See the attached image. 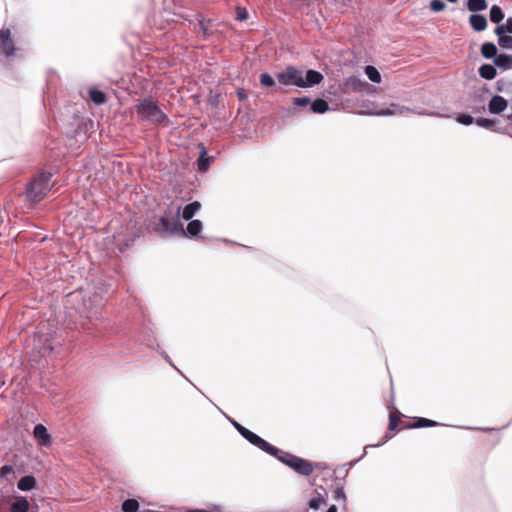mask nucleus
Wrapping results in <instances>:
<instances>
[{
    "label": "nucleus",
    "instance_id": "nucleus-18",
    "mask_svg": "<svg viewBox=\"0 0 512 512\" xmlns=\"http://www.w3.org/2000/svg\"><path fill=\"white\" fill-rule=\"evenodd\" d=\"M36 485V479L34 476L26 475L19 479L17 483V487L21 491H29L33 489Z\"/></svg>",
    "mask_w": 512,
    "mask_h": 512
},
{
    "label": "nucleus",
    "instance_id": "nucleus-47",
    "mask_svg": "<svg viewBox=\"0 0 512 512\" xmlns=\"http://www.w3.org/2000/svg\"><path fill=\"white\" fill-rule=\"evenodd\" d=\"M485 106H481V107H474L472 112L473 113H482V112H485Z\"/></svg>",
    "mask_w": 512,
    "mask_h": 512
},
{
    "label": "nucleus",
    "instance_id": "nucleus-30",
    "mask_svg": "<svg viewBox=\"0 0 512 512\" xmlns=\"http://www.w3.org/2000/svg\"><path fill=\"white\" fill-rule=\"evenodd\" d=\"M260 83L265 87H272L275 85L274 78L266 72L260 74Z\"/></svg>",
    "mask_w": 512,
    "mask_h": 512
},
{
    "label": "nucleus",
    "instance_id": "nucleus-4",
    "mask_svg": "<svg viewBox=\"0 0 512 512\" xmlns=\"http://www.w3.org/2000/svg\"><path fill=\"white\" fill-rule=\"evenodd\" d=\"M273 456L300 475L310 476L314 471L313 464L310 461L291 453L278 449V453Z\"/></svg>",
    "mask_w": 512,
    "mask_h": 512
},
{
    "label": "nucleus",
    "instance_id": "nucleus-7",
    "mask_svg": "<svg viewBox=\"0 0 512 512\" xmlns=\"http://www.w3.org/2000/svg\"><path fill=\"white\" fill-rule=\"evenodd\" d=\"M344 88L353 93H362L368 91L370 85L360 76L352 75L345 79Z\"/></svg>",
    "mask_w": 512,
    "mask_h": 512
},
{
    "label": "nucleus",
    "instance_id": "nucleus-8",
    "mask_svg": "<svg viewBox=\"0 0 512 512\" xmlns=\"http://www.w3.org/2000/svg\"><path fill=\"white\" fill-rule=\"evenodd\" d=\"M15 52L14 43L10 37V30H1L0 31V53L4 54L7 57H10Z\"/></svg>",
    "mask_w": 512,
    "mask_h": 512
},
{
    "label": "nucleus",
    "instance_id": "nucleus-17",
    "mask_svg": "<svg viewBox=\"0 0 512 512\" xmlns=\"http://www.w3.org/2000/svg\"><path fill=\"white\" fill-rule=\"evenodd\" d=\"M479 75L486 80H492L497 75V70L494 65L483 64L479 67Z\"/></svg>",
    "mask_w": 512,
    "mask_h": 512
},
{
    "label": "nucleus",
    "instance_id": "nucleus-13",
    "mask_svg": "<svg viewBox=\"0 0 512 512\" xmlns=\"http://www.w3.org/2000/svg\"><path fill=\"white\" fill-rule=\"evenodd\" d=\"M185 234L183 236L190 237V238H197L199 237L202 229L203 224L200 220H189Z\"/></svg>",
    "mask_w": 512,
    "mask_h": 512
},
{
    "label": "nucleus",
    "instance_id": "nucleus-33",
    "mask_svg": "<svg viewBox=\"0 0 512 512\" xmlns=\"http://www.w3.org/2000/svg\"><path fill=\"white\" fill-rule=\"evenodd\" d=\"M457 122L463 125H471L475 123V119L468 114H459L456 118Z\"/></svg>",
    "mask_w": 512,
    "mask_h": 512
},
{
    "label": "nucleus",
    "instance_id": "nucleus-53",
    "mask_svg": "<svg viewBox=\"0 0 512 512\" xmlns=\"http://www.w3.org/2000/svg\"><path fill=\"white\" fill-rule=\"evenodd\" d=\"M448 1H449V2H451V3H454V2H456L457 0H448Z\"/></svg>",
    "mask_w": 512,
    "mask_h": 512
},
{
    "label": "nucleus",
    "instance_id": "nucleus-43",
    "mask_svg": "<svg viewBox=\"0 0 512 512\" xmlns=\"http://www.w3.org/2000/svg\"><path fill=\"white\" fill-rule=\"evenodd\" d=\"M505 29H507V32H508V33H512V17H509V18L506 20V23H505Z\"/></svg>",
    "mask_w": 512,
    "mask_h": 512
},
{
    "label": "nucleus",
    "instance_id": "nucleus-51",
    "mask_svg": "<svg viewBox=\"0 0 512 512\" xmlns=\"http://www.w3.org/2000/svg\"><path fill=\"white\" fill-rule=\"evenodd\" d=\"M507 119L512 122V113L507 116Z\"/></svg>",
    "mask_w": 512,
    "mask_h": 512
},
{
    "label": "nucleus",
    "instance_id": "nucleus-2",
    "mask_svg": "<svg viewBox=\"0 0 512 512\" xmlns=\"http://www.w3.org/2000/svg\"><path fill=\"white\" fill-rule=\"evenodd\" d=\"M51 179L52 174L49 172L37 174L26 187L28 199L34 203L41 201L53 186Z\"/></svg>",
    "mask_w": 512,
    "mask_h": 512
},
{
    "label": "nucleus",
    "instance_id": "nucleus-26",
    "mask_svg": "<svg viewBox=\"0 0 512 512\" xmlns=\"http://www.w3.org/2000/svg\"><path fill=\"white\" fill-rule=\"evenodd\" d=\"M365 73L370 81H372L374 83H380L381 75H380L379 71L374 66H371V65L366 66Z\"/></svg>",
    "mask_w": 512,
    "mask_h": 512
},
{
    "label": "nucleus",
    "instance_id": "nucleus-31",
    "mask_svg": "<svg viewBox=\"0 0 512 512\" xmlns=\"http://www.w3.org/2000/svg\"><path fill=\"white\" fill-rule=\"evenodd\" d=\"M498 44L501 48L512 49V36H503L498 38Z\"/></svg>",
    "mask_w": 512,
    "mask_h": 512
},
{
    "label": "nucleus",
    "instance_id": "nucleus-54",
    "mask_svg": "<svg viewBox=\"0 0 512 512\" xmlns=\"http://www.w3.org/2000/svg\"><path fill=\"white\" fill-rule=\"evenodd\" d=\"M383 443H384V441L381 442V443H378L376 446H381Z\"/></svg>",
    "mask_w": 512,
    "mask_h": 512
},
{
    "label": "nucleus",
    "instance_id": "nucleus-50",
    "mask_svg": "<svg viewBox=\"0 0 512 512\" xmlns=\"http://www.w3.org/2000/svg\"><path fill=\"white\" fill-rule=\"evenodd\" d=\"M418 114H420V115H431L430 113H425V112H418Z\"/></svg>",
    "mask_w": 512,
    "mask_h": 512
},
{
    "label": "nucleus",
    "instance_id": "nucleus-12",
    "mask_svg": "<svg viewBox=\"0 0 512 512\" xmlns=\"http://www.w3.org/2000/svg\"><path fill=\"white\" fill-rule=\"evenodd\" d=\"M406 112H415L414 110H411L409 108H406L404 106H400L398 104H391L390 107L386 109H382L376 113V115L379 116H392V115H398V114H404Z\"/></svg>",
    "mask_w": 512,
    "mask_h": 512
},
{
    "label": "nucleus",
    "instance_id": "nucleus-34",
    "mask_svg": "<svg viewBox=\"0 0 512 512\" xmlns=\"http://www.w3.org/2000/svg\"><path fill=\"white\" fill-rule=\"evenodd\" d=\"M446 5L442 0H432L430 3V9L433 12H441L445 9Z\"/></svg>",
    "mask_w": 512,
    "mask_h": 512
},
{
    "label": "nucleus",
    "instance_id": "nucleus-5",
    "mask_svg": "<svg viewBox=\"0 0 512 512\" xmlns=\"http://www.w3.org/2000/svg\"><path fill=\"white\" fill-rule=\"evenodd\" d=\"M240 435L245 438L249 443L254 445L255 447L261 449L269 455H276L278 453V448L268 443L266 440L250 431L249 429L242 428Z\"/></svg>",
    "mask_w": 512,
    "mask_h": 512
},
{
    "label": "nucleus",
    "instance_id": "nucleus-29",
    "mask_svg": "<svg viewBox=\"0 0 512 512\" xmlns=\"http://www.w3.org/2000/svg\"><path fill=\"white\" fill-rule=\"evenodd\" d=\"M475 123L479 127L494 130L495 128H493V127L495 126L496 121L494 119H490V118H477V119H475Z\"/></svg>",
    "mask_w": 512,
    "mask_h": 512
},
{
    "label": "nucleus",
    "instance_id": "nucleus-11",
    "mask_svg": "<svg viewBox=\"0 0 512 512\" xmlns=\"http://www.w3.org/2000/svg\"><path fill=\"white\" fill-rule=\"evenodd\" d=\"M323 75L316 70L310 69L306 71L305 76L303 75L302 88H309L320 84L323 81Z\"/></svg>",
    "mask_w": 512,
    "mask_h": 512
},
{
    "label": "nucleus",
    "instance_id": "nucleus-46",
    "mask_svg": "<svg viewBox=\"0 0 512 512\" xmlns=\"http://www.w3.org/2000/svg\"><path fill=\"white\" fill-rule=\"evenodd\" d=\"M237 96L240 100L247 98V95L243 89L237 91Z\"/></svg>",
    "mask_w": 512,
    "mask_h": 512
},
{
    "label": "nucleus",
    "instance_id": "nucleus-3",
    "mask_svg": "<svg viewBox=\"0 0 512 512\" xmlns=\"http://www.w3.org/2000/svg\"><path fill=\"white\" fill-rule=\"evenodd\" d=\"M181 206H178L175 212L165 213L161 216L154 224V230L165 236H171L175 234L184 235L185 229L179 221Z\"/></svg>",
    "mask_w": 512,
    "mask_h": 512
},
{
    "label": "nucleus",
    "instance_id": "nucleus-21",
    "mask_svg": "<svg viewBox=\"0 0 512 512\" xmlns=\"http://www.w3.org/2000/svg\"><path fill=\"white\" fill-rule=\"evenodd\" d=\"M329 110V105L324 99L318 98L311 102L310 111L317 114H323Z\"/></svg>",
    "mask_w": 512,
    "mask_h": 512
},
{
    "label": "nucleus",
    "instance_id": "nucleus-28",
    "mask_svg": "<svg viewBox=\"0 0 512 512\" xmlns=\"http://www.w3.org/2000/svg\"><path fill=\"white\" fill-rule=\"evenodd\" d=\"M139 508V503L136 499H127L122 504L123 512H136Z\"/></svg>",
    "mask_w": 512,
    "mask_h": 512
},
{
    "label": "nucleus",
    "instance_id": "nucleus-25",
    "mask_svg": "<svg viewBox=\"0 0 512 512\" xmlns=\"http://www.w3.org/2000/svg\"><path fill=\"white\" fill-rule=\"evenodd\" d=\"M89 97L97 105H101V104L105 103V101H106L105 93L98 89H90Z\"/></svg>",
    "mask_w": 512,
    "mask_h": 512
},
{
    "label": "nucleus",
    "instance_id": "nucleus-19",
    "mask_svg": "<svg viewBox=\"0 0 512 512\" xmlns=\"http://www.w3.org/2000/svg\"><path fill=\"white\" fill-rule=\"evenodd\" d=\"M495 66L501 69H509L512 68V55L508 54H500L494 58Z\"/></svg>",
    "mask_w": 512,
    "mask_h": 512
},
{
    "label": "nucleus",
    "instance_id": "nucleus-10",
    "mask_svg": "<svg viewBox=\"0 0 512 512\" xmlns=\"http://www.w3.org/2000/svg\"><path fill=\"white\" fill-rule=\"evenodd\" d=\"M33 435L40 445L45 447L51 445V435L43 424L35 425Z\"/></svg>",
    "mask_w": 512,
    "mask_h": 512
},
{
    "label": "nucleus",
    "instance_id": "nucleus-39",
    "mask_svg": "<svg viewBox=\"0 0 512 512\" xmlns=\"http://www.w3.org/2000/svg\"><path fill=\"white\" fill-rule=\"evenodd\" d=\"M334 498H335L336 500H340V499H342L343 501H345V500H346V496H345V493H344V490H343V488H342V487H341V488H337V489L335 490Z\"/></svg>",
    "mask_w": 512,
    "mask_h": 512
},
{
    "label": "nucleus",
    "instance_id": "nucleus-40",
    "mask_svg": "<svg viewBox=\"0 0 512 512\" xmlns=\"http://www.w3.org/2000/svg\"><path fill=\"white\" fill-rule=\"evenodd\" d=\"M161 356L165 359V361L171 366L173 367L175 370H178V368L175 366V364L173 363V361L171 360V358L168 356V354L165 352V351H162L161 352Z\"/></svg>",
    "mask_w": 512,
    "mask_h": 512
},
{
    "label": "nucleus",
    "instance_id": "nucleus-45",
    "mask_svg": "<svg viewBox=\"0 0 512 512\" xmlns=\"http://www.w3.org/2000/svg\"><path fill=\"white\" fill-rule=\"evenodd\" d=\"M199 26L203 30L204 34H206L207 30H208V26L203 19L199 21Z\"/></svg>",
    "mask_w": 512,
    "mask_h": 512
},
{
    "label": "nucleus",
    "instance_id": "nucleus-49",
    "mask_svg": "<svg viewBox=\"0 0 512 512\" xmlns=\"http://www.w3.org/2000/svg\"><path fill=\"white\" fill-rule=\"evenodd\" d=\"M326 512H338L335 505H332L329 507V509Z\"/></svg>",
    "mask_w": 512,
    "mask_h": 512
},
{
    "label": "nucleus",
    "instance_id": "nucleus-35",
    "mask_svg": "<svg viewBox=\"0 0 512 512\" xmlns=\"http://www.w3.org/2000/svg\"><path fill=\"white\" fill-rule=\"evenodd\" d=\"M293 104L295 106H299V107H306L308 106L309 104L311 105V100L309 97H295L293 98Z\"/></svg>",
    "mask_w": 512,
    "mask_h": 512
},
{
    "label": "nucleus",
    "instance_id": "nucleus-6",
    "mask_svg": "<svg viewBox=\"0 0 512 512\" xmlns=\"http://www.w3.org/2000/svg\"><path fill=\"white\" fill-rule=\"evenodd\" d=\"M278 82L285 86L294 85L302 88L303 72L295 67H287L285 70L277 74Z\"/></svg>",
    "mask_w": 512,
    "mask_h": 512
},
{
    "label": "nucleus",
    "instance_id": "nucleus-44",
    "mask_svg": "<svg viewBox=\"0 0 512 512\" xmlns=\"http://www.w3.org/2000/svg\"><path fill=\"white\" fill-rule=\"evenodd\" d=\"M494 132H497L500 134H507L509 137L512 138V133L507 132L505 128H496V129H494Z\"/></svg>",
    "mask_w": 512,
    "mask_h": 512
},
{
    "label": "nucleus",
    "instance_id": "nucleus-52",
    "mask_svg": "<svg viewBox=\"0 0 512 512\" xmlns=\"http://www.w3.org/2000/svg\"><path fill=\"white\" fill-rule=\"evenodd\" d=\"M177 371L184 377V379H187V376H184L179 369Z\"/></svg>",
    "mask_w": 512,
    "mask_h": 512
},
{
    "label": "nucleus",
    "instance_id": "nucleus-37",
    "mask_svg": "<svg viewBox=\"0 0 512 512\" xmlns=\"http://www.w3.org/2000/svg\"><path fill=\"white\" fill-rule=\"evenodd\" d=\"M398 426V418L393 414L389 417V430L394 431Z\"/></svg>",
    "mask_w": 512,
    "mask_h": 512
},
{
    "label": "nucleus",
    "instance_id": "nucleus-48",
    "mask_svg": "<svg viewBox=\"0 0 512 512\" xmlns=\"http://www.w3.org/2000/svg\"><path fill=\"white\" fill-rule=\"evenodd\" d=\"M502 82H503L502 80H498V81H497V87H496V89H497V91H499V92H502V91H503V89H502Z\"/></svg>",
    "mask_w": 512,
    "mask_h": 512
},
{
    "label": "nucleus",
    "instance_id": "nucleus-9",
    "mask_svg": "<svg viewBox=\"0 0 512 512\" xmlns=\"http://www.w3.org/2000/svg\"><path fill=\"white\" fill-rule=\"evenodd\" d=\"M508 107L507 100L500 96L494 95L488 102L487 109L490 114L499 115L504 112Z\"/></svg>",
    "mask_w": 512,
    "mask_h": 512
},
{
    "label": "nucleus",
    "instance_id": "nucleus-15",
    "mask_svg": "<svg viewBox=\"0 0 512 512\" xmlns=\"http://www.w3.org/2000/svg\"><path fill=\"white\" fill-rule=\"evenodd\" d=\"M201 203L199 201H194L187 204L182 211V218L186 221L192 220L195 214L200 211Z\"/></svg>",
    "mask_w": 512,
    "mask_h": 512
},
{
    "label": "nucleus",
    "instance_id": "nucleus-36",
    "mask_svg": "<svg viewBox=\"0 0 512 512\" xmlns=\"http://www.w3.org/2000/svg\"><path fill=\"white\" fill-rule=\"evenodd\" d=\"M10 474H14V470H13V468L11 466L4 465V466L1 467V469H0V476L2 478H8V476Z\"/></svg>",
    "mask_w": 512,
    "mask_h": 512
},
{
    "label": "nucleus",
    "instance_id": "nucleus-20",
    "mask_svg": "<svg viewBox=\"0 0 512 512\" xmlns=\"http://www.w3.org/2000/svg\"><path fill=\"white\" fill-rule=\"evenodd\" d=\"M481 54L486 59L495 58L497 56V47L492 42H485L481 46Z\"/></svg>",
    "mask_w": 512,
    "mask_h": 512
},
{
    "label": "nucleus",
    "instance_id": "nucleus-1",
    "mask_svg": "<svg viewBox=\"0 0 512 512\" xmlns=\"http://www.w3.org/2000/svg\"><path fill=\"white\" fill-rule=\"evenodd\" d=\"M135 111L142 121L154 125H167L169 120L166 114L151 98H144L136 106Z\"/></svg>",
    "mask_w": 512,
    "mask_h": 512
},
{
    "label": "nucleus",
    "instance_id": "nucleus-42",
    "mask_svg": "<svg viewBox=\"0 0 512 512\" xmlns=\"http://www.w3.org/2000/svg\"><path fill=\"white\" fill-rule=\"evenodd\" d=\"M247 16H248V13H247V11H246L245 9H242V10H239V11H238V16H237V18H238L239 20H245V19L247 18Z\"/></svg>",
    "mask_w": 512,
    "mask_h": 512
},
{
    "label": "nucleus",
    "instance_id": "nucleus-41",
    "mask_svg": "<svg viewBox=\"0 0 512 512\" xmlns=\"http://www.w3.org/2000/svg\"><path fill=\"white\" fill-rule=\"evenodd\" d=\"M229 421L232 424V426L239 432V434L241 433L242 428H245L244 426H242L240 423L233 419H229Z\"/></svg>",
    "mask_w": 512,
    "mask_h": 512
},
{
    "label": "nucleus",
    "instance_id": "nucleus-22",
    "mask_svg": "<svg viewBox=\"0 0 512 512\" xmlns=\"http://www.w3.org/2000/svg\"><path fill=\"white\" fill-rule=\"evenodd\" d=\"M29 502L26 498L20 497L18 500L13 502L10 507V512H28Z\"/></svg>",
    "mask_w": 512,
    "mask_h": 512
},
{
    "label": "nucleus",
    "instance_id": "nucleus-27",
    "mask_svg": "<svg viewBox=\"0 0 512 512\" xmlns=\"http://www.w3.org/2000/svg\"><path fill=\"white\" fill-rule=\"evenodd\" d=\"M438 423L427 419V418H418L415 422H413L409 427L411 428H423V427H434L437 426Z\"/></svg>",
    "mask_w": 512,
    "mask_h": 512
},
{
    "label": "nucleus",
    "instance_id": "nucleus-14",
    "mask_svg": "<svg viewBox=\"0 0 512 512\" xmlns=\"http://www.w3.org/2000/svg\"><path fill=\"white\" fill-rule=\"evenodd\" d=\"M469 23L471 27L477 32H481L487 27V19L482 14H472L469 17Z\"/></svg>",
    "mask_w": 512,
    "mask_h": 512
},
{
    "label": "nucleus",
    "instance_id": "nucleus-32",
    "mask_svg": "<svg viewBox=\"0 0 512 512\" xmlns=\"http://www.w3.org/2000/svg\"><path fill=\"white\" fill-rule=\"evenodd\" d=\"M323 503H325V499L323 498V496L318 495L317 497H314L309 501V508L313 510H318Z\"/></svg>",
    "mask_w": 512,
    "mask_h": 512
},
{
    "label": "nucleus",
    "instance_id": "nucleus-24",
    "mask_svg": "<svg viewBox=\"0 0 512 512\" xmlns=\"http://www.w3.org/2000/svg\"><path fill=\"white\" fill-rule=\"evenodd\" d=\"M467 8L471 12L483 11L487 8L486 0H468Z\"/></svg>",
    "mask_w": 512,
    "mask_h": 512
},
{
    "label": "nucleus",
    "instance_id": "nucleus-38",
    "mask_svg": "<svg viewBox=\"0 0 512 512\" xmlns=\"http://www.w3.org/2000/svg\"><path fill=\"white\" fill-rule=\"evenodd\" d=\"M494 33H495L498 37H503V36H505V33H508V32H507V29H505V24H500V25H498V26L495 28Z\"/></svg>",
    "mask_w": 512,
    "mask_h": 512
},
{
    "label": "nucleus",
    "instance_id": "nucleus-23",
    "mask_svg": "<svg viewBox=\"0 0 512 512\" xmlns=\"http://www.w3.org/2000/svg\"><path fill=\"white\" fill-rule=\"evenodd\" d=\"M504 12L502 11L501 7L498 5H493L490 8V21L493 23H500L504 19Z\"/></svg>",
    "mask_w": 512,
    "mask_h": 512
},
{
    "label": "nucleus",
    "instance_id": "nucleus-16",
    "mask_svg": "<svg viewBox=\"0 0 512 512\" xmlns=\"http://www.w3.org/2000/svg\"><path fill=\"white\" fill-rule=\"evenodd\" d=\"M201 146V151L199 158L197 160L198 170L200 172H206L210 166L211 159L210 157H207V150L204 145Z\"/></svg>",
    "mask_w": 512,
    "mask_h": 512
}]
</instances>
